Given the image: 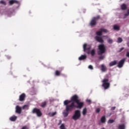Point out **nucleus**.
<instances>
[{"label":"nucleus","instance_id":"f257e3e1","mask_svg":"<svg viewBox=\"0 0 129 129\" xmlns=\"http://www.w3.org/2000/svg\"><path fill=\"white\" fill-rule=\"evenodd\" d=\"M68 101H70V106L69 107L70 110H73L74 108L81 109L84 106V102L81 101L77 95L73 96L71 98V100H68Z\"/></svg>","mask_w":129,"mask_h":129},{"label":"nucleus","instance_id":"f03ea898","mask_svg":"<svg viewBox=\"0 0 129 129\" xmlns=\"http://www.w3.org/2000/svg\"><path fill=\"white\" fill-rule=\"evenodd\" d=\"M70 102L68 101V100H66L63 102L64 105L66 106V112H63V114L64 117H67V116H68V114H69V111H72L73 110H70L69 109V106H70V105L69 104V103Z\"/></svg>","mask_w":129,"mask_h":129},{"label":"nucleus","instance_id":"7ed1b4c3","mask_svg":"<svg viewBox=\"0 0 129 129\" xmlns=\"http://www.w3.org/2000/svg\"><path fill=\"white\" fill-rule=\"evenodd\" d=\"M98 55H102V54H104L105 51H106L105 45L103 44H99L98 46Z\"/></svg>","mask_w":129,"mask_h":129},{"label":"nucleus","instance_id":"20e7f679","mask_svg":"<svg viewBox=\"0 0 129 129\" xmlns=\"http://www.w3.org/2000/svg\"><path fill=\"white\" fill-rule=\"evenodd\" d=\"M81 117V112L80 110H76L75 113L72 116L74 120H78Z\"/></svg>","mask_w":129,"mask_h":129},{"label":"nucleus","instance_id":"39448f33","mask_svg":"<svg viewBox=\"0 0 129 129\" xmlns=\"http://www.w3.org/2000/svg\"><path fill=\"white\" fill-rule=\"evenodd\" d=\"M32 112L34 114H36V115H37V116H38V117H41V116H42V115H43L42 111H41V109H40L38 108H34L32 110Z\"/></svg>","mask_w":129,"mask_h":129},{"label":"nucleus","instance_id":"423d86ee","mask_svg":"<svg viewBox=\"0 0 129 129\" xmlns=\"http://www.w3.org/2000/svg\"><path fill=\"white\" fill-rule=\"evenodd\" d=\"M102 82L103 84L102 85V86L104 88L105 90H106V89H108V88L110 87V83L108 82V79H105L103 80Z\"/></svg>","mask_w":129,"mask_h":129},{"label":"nucleus","instance_id":"0eeeda50","mask_svg":"<svg viewBox=\"0 0 129 129\" xmlns=\"http://www.w3.org/2000/svg\"><path fill=\"white\" fill-rule=\"evenodd\" d=\"M124 62H125V58L121 59L118 63L117 67L118 68H122V67H123V64H124Z\"/></svg>","mask_w":129,"mask_h":129},{"label":"nucleus","instance_id":"6e6552de","mask_svg":"<svg viewBox=\"0 0 129 129\" xmlns=\"http://www.w3.org/2000/svg\"><path fill=\"white\" fill-rule=\"evenodd\" d=\"M83 49L84 52H86V51H89L90 49H91V46L90 45H87V44L85 43L83 45Z\"/></svg>","mask_w":129,"mask_h":129},{"label":"nucleus","instance_id":"1a4fd4ad","mask_svg":"<svg viewBox=\"0 0 129 129\" xmlns=\"http://www.w3.org/2000/svg\"><path fill=\"white\" fill-rule=\"evenodd\" d=\"M95 40L97 41V42H99V43H101V44H103L104 41L102 39V38L99 37V36H96L95 37Z\"/></svg>","mask_w":129,"mask_h":129},{"label":"nucleus","instance_id":"9d476101","mask_svg":"<svg viewBox=\"0 0 129 129\" xmlns=\"http://www.w3.org/2000/svg\"><path fill=\"white\" fill-rule=\"evenodd\" d=\"M16 113H18L19 114L22 113V107H20V106L19 105L16 106Z\"/></svg>","mask_w":129,"mask_h":129},{"label":"nucleus","instance_id":"9b49d317","mask_svg":"<svg viewBox=\"0 0 129 129\" xmlns=\"http://www.w3.org/2000/svg\"><path fill=\"white\" fill-rule=\"evenodd\" d=\"M26 98V94L22 93L19 96V101H24Z\"/></svg>","mask_w":129,"mask_h":129},{"label":"nucleus","instance_id":"f8f14e48","mask_svg":"<svg viewBox=\"0 0 129 129\" xmlns=\"http://www.w3.org/2000/svg\"><path fill=\"white\" fill-rule=\"evenodd\" d=\"M9 4L10 6H13V5H14V4H19V1H18L17 0H10L9 2Z\"/></svg>","mask_w":129,"mask_h":129},{"label":"nucleus","instance_id":"ddd939ff","mask_svg":"<svg viewBox=\"0 0 129 129\" xmlns=\"http://www.w3.org/2000/svg\"><path fill=\"white\" fill-rule=\"evenodd\" d=\"M117 64V60H114L109 63L110 67H112V66H114Z\"/></svg>","mask_w":129,"mask_h":129},{"label":"nucleus","instance_id":"4468645a","mask_svg":"<svg viewBox=\"0 0 129 129\" xmlns=\"http://www.w3.org/2000/svg\"><path fill=\"white\" fill-rule=\"evenodd\" d=\"M86 58H87V56L86 55H82L80 57H79V60H80V61L85 60Z\"/></svg>","mask_w":129,"mask_h":129},{"label":"nucleus","instance_id":"2eb2a0df","mask_svg":"<svg viewBox=\"0 0 129 129\" xmlns=\"http://www.w3.org/2000/svg\"><path fill=\"white\" fill-rule=\"evenodd\" d=\"M17 118H18V117H17V116L13 115L10 117V119L11 121H16V120H17Z\"/></svg>","mask_w":129,"mask_h":129},{"label":"nucleus","instance_id":"dca6fc26","mask_svg":"<svg viewBox=\"0 0 129 129\" xmlns=\"http://www.w3.org/2000/svg\"><path fill=\"white\" fill-rule=\"evenodd\" d=\"M101 70L102 72H105L107 70V69H106V67L104 66V64H102Z\"/></svg>","mask_w":129,"mask_h":129},{"label":"nucleus","instance_id":"f3484780","mask_svg":"<svg viewBox=\"0 0 129 129\" xmlns=\"http://www.w3.org/2000/svg\"><path fill=\"white\" fill-rule=\"evenodd\" d=\"M127 8V7L126 6V5H125V4H123L121 6V10H122V11H125Z\"/></svg>","mask_w":129,"mask_h":129},{"label":"nucleus","instance_id":"a211bd4d","mask_svg":"<svg viewBox=\"0 0 129 129\" xmlns=\"http://www.w3.org/2000/svg\"><path fill=\"white\" fill-rule=\"evenodd\" d=\"M90 26H95V25H96V22L93 19V18L90 23Z\"/></svg>","mask_w":129,"mask_h":129},{"label":"nucleus","instance_id":"6ab92c4d","mask_svg":"<svg viewBox=\"0 0 129 129\" xmlns=\"http://www.w3.org/2000/svg\"><path fill=\"white\" fill-rule=\"evenodd\" d=\"M101 121L102 122V123H104L105 121H106V118H105V116H103L101 118Z\"/></svg>","mask_w":129,"mask_h":129},{"label":"nucleus","instance_id":"aec40b11","mask_svg":"<svg viewBox=\"0 0 129 129\" xmlns=\"http://www.w3.org/2000/svg\"><path fill=\"white\" fill-rule=\"evenodd\" d=\"M46 105H47V102L44 101L41 103L40 106L41 107H45Z\"/></svg>","mask_w":129,"mask_h":129},{"label":"nucleus","instance_id":"412c9836","mask_svg":"<svg viewBox=\"0 0 129 129\" xmlns=\"http://www.w3.org/2000/svg\"><path fill=\"white\" fill-rule=\"evenodd\" d=\"M119 129H125V125L124 124H120L118 126Z\"/></svg>","mask_w":129,"mask_h":129},{"label":"nucleus","instance_id":"4be33fe9","mask_svg":"<svg viewBox=\"0 0 129 129\" xmlns=\"http://www.w3.org/2000/svg\"><path fill=\"white\" fill-rule=\"evenodd\" d=\"M99 19H100V16L98 15L97 16L95 17H93V19H94L96 22V21H98V20H99Z\"/></svg>","mask_w":129,"mask_h":129},{"label":"nucleus","instance_id":"5701e85b","mask_svg":"<svg viewBox=\"0 0 129 129\" xmlns=\"http://www.w3.org/2000/svg\"><path fill=\"white\" fill-rule=\"evenodd\" d=\"M87 113V108H84L83 110V115H85Z\"/></svg>","mask_w":129,"mask_h":129},{"label":"nucleus","instance_id":"b1692460","mask_svg":"<svg viewBox=\"0 0 129 129\" xmlns=\"http://www.w3.org/2000/svg\"><path fill=\"white\" fill-rule=\"evenodd\" d=\"M96 34L97 35V36H101V35H102V31H101V30L97 31Z\"/></svg>","mask_w":129,"mask_h":129},{"label":"nucleus","instance_id":"393cba45","mask_svg":"<svg viewBox=\"0 0 129 129\" xmlns=\"http://www.w3.org/2000/svg\"><path fill=\"white\" fill-rule=\"evenodd\" d=\"M90 53H91V56H94V55H95V49H92Z\"/></svg>","mask_w":129,"mask_h":129},{"label":"nucleus","instance_id":"a878e982","mask_svg":"<svg viewBox=\"0 0 129 129\" xmlns=\"http://www.w3.org/2000/svg\"><path fill=\"white\" fill-rule=\"evenodd\" d=\"M55 74L56 76H60L61 73L59 71H56Z\"/></svg>","mask_w":129,"mask_h":129},{"label":"nucleus","instance_id":"bb28decb","mask_svg":"<svg viewBox=\"0 0 129 129\" xmlns=\"http://www.w3.org/2000/svg\"><path fill=\"white\" fill-rule=\"evenodd\" d=\"M100 31H101L103 33H107V30L106 29H103V28H101L100 29Z\"/></svg>","mask_w":129,"mask_h":129},{"label":"nucleus","instance_id":"cd10ccee","mask_svg":"<svg viewBox=\"0 0 129 129\" xmlns=\"http://www.w3.org/2000/svg\"><path fill=\"white\" fill-rule=\"evenodd\" d=\"M59 128L60 129H66V127H65V124H61Z\"/></svg>","mask_w":129,"mask_h":129},{"label":"nucleus","instance_id":"c85d7f7f","mask_svg":"<svg viewBox=\"0 0 129 129\" xmlns=\"http://www.w3.org/2000/svg\"><path fill=\"white\" fill-rule=\"evenodd\" d=\"M0 4H1V5H4V6H7V3L3 0L0 1Z\"/></svg>","mask_w":129,"mask_h":129},{"label":"nucleus","instance_id":"c756f323","mask_svg":"<svg viewBox=\"0 0 129 129\" xmlns=\"http://www.w3.org/2000/svg\"><path fill=\"white\" fill-rule=\"evenodd\" d=\"M121 42H122V38L118 37L117 39V43H121Z\"/></svg>","mask_w":129,"mask_h":129},{"label":"nucleus","instance_id":"7c9ffc66","mask_svg":"<svg viewBox=\"0 0 129 129\" xmlns=\"http://www.w3.org/2000/svg\"><path fill=\"white\" fill-rule=\"evenodd\" d=\"M113 29H114V30H117L118 31V30H119V27H118L116 25H115L113 26Z\"/></svg>","mask_w":129,"mask_h":129},{"label":"nucleus","instance_id":"2f4dec72","mask_svg":"<svg viewBox=\"0 0 129 129\" xmlns=\"http://www.w3.org/2000/svg\"><path fill=\"white\" fill-rule=\"evenodd\" d=\"M107 41L109 44H112V42H113V40H112V39L109 38L108 39Z\"/></svg>","mask_w":129,"mask_h":129},{"label":"nucleus","instance_id":"473e14b6","mask_svg":"<svg viewBox=\"0 0 129 129\" xmlns=\"http://www.w3.org/2000/svg\"><path fill=\"white\" fill-rule=\"evenodd\" d=\"M114 122V120L113 119H109L108 121V123H113Z\"/></svg>","mask_w":129,"mask_h":129},{"label":"nucleus","instance_id":"72a5a7b5","mask_svg":"<svg viewBox=\"0 0 129 129\" xmlns=\"http://www.w3.org/2000/svg\"><path fill=\"white\" fill-rule=\"evenodd\" d=\"M105 56L104 55H101L100 57H99V59L100 60H103L105 58Z\"/></svg>","mask_w":129,"mask_h":129},{"label":"nucleus","instance_id":"f704fd0d","mask_svg":"<svg viewBox=\"0 0 129 129\" xmlns=\"http://www.w3.org/2000/svg\"><path fill=\"white\" fill-rule=\"evenodd\" d=\"M96 113H99V112H100V108H97L96 109Z\"/></svg>","mask_w":129,"mask_h":129},{"label":"nucleus","instance_id":"c9c22d12","mask_svg":"<svg viewBox=\"0 0 129 129\" xmlns=\"http://www.w3.org/2000/svg\"><path fill=\"white\" fill-rule=\"evenodd\" d=\"M22 108L23 109H26V108H28V105H24L23 107Z\"/></svg>","mask_w":129,"mask_h":129},{"label":"nucleus","instance_id":"e433bc0d","mask_svg":"<svg viewBox=\"0 0 129 129\" xmlns=\"http://www.w3.org/2000/svg\"><path fill=\"white\" fill-rule=\"evenodd\" d=\"M56 113H57V112H52L51 114V116H54V115H56Z\"/></svg>","mask_w":129,"mask_h":129},{"label":"nucleus","instance_id":"4c0bfd02","mask_svg":"<svg viewBox=\"0 0 129 129\" xmlns=\"http://www.w3.org/2000/svg\"><path fill=\"white\" fill-rule=\"evenodd\" d=\"M88 68H89V69H91V70H93V67H92V66H91V65H90V66H89Z\"/></svg>","mask_w":129,"mask_h":129},{"label":"nucleus","instance_id":"58836bf2","mask_svg":"<svg viewBox=\"0 0 129 129\" xmlns=\"http://www.w3.org/2000/svg\"><path fill=\"white\" fill-rule=\"evenodd\" d=\"M86 102H88V103H91V100L88 99L86 100Z\"/></svg>","mask_w":129,"mask_h":129},{"label":"nucleus","instance_id":"ea45409f","mask_svg":"<svg viewBox=\"0 0 129 129\" xmlns=\"http://www.w3.org/2000/svg\"><path fill=\"white\" fill-rule=\"evenodd\" d=\"M21 129H29V128H28V126H24L22 127Z\"/></svg>","mask_w":129,"mask_h":129},{"label":"nucleus","instance_id":"a19ab883","mask_svg":"<svg viewBox=\"0 0 129 129\" xmlns=\"http://www.w3.org/2000/svg\"><path fill=\"white\" fill-rule=\"evenodd\" d=\"M128 16H129V13H128V11H127V13L124 14V16L125 17H127Z\"/></svg>","mask_w":129,"mask_h":129},{"label":"nucleus","instance_id":"79ce46f5","mask_svg":"<svg viewBox=\"0 0 129 129\" xmlns=\"http://www.w3.org/2000/svg\"><path fill=\"white\" fill-rule=\"evenodd\" d=\"M115 108H116V107L115 106L112 107L111 108V110H114L115 109Z\"/></svg>","mask_w":129,"mask_h":129},{"label":"nucleus","instance_id":"37998d69","mask_svg":"<svg viewBox=\"0 0 129 129\" xmlns=\"http://www.w3.org/2000/svg\"><path fill=\"white\" fill-rule=\"evenodd\" d=\"M61 123H62V120H59V123H58V125H60V124Z\"/></svg>","mask_w":129,"mask_h":129},{"label":"nucleus","instance_id":"c03bdc74","mask_svg":"<svg viewBox=\"0 0 129 129\" xmlns=\"http://www.w3.org/2000/svg\"><path fill=\"white\" fill-rule=\"evenodd\" d=\"M126 57H128L129 58V52H127L126 54Z\"/></svg>","mask_w":129,"mask_h":129},{"label":"nucleus","instance_id":"a18cd8bd","mask_svg":"<svg viewBox=\"0 0 129 129\" xmlns=\"http://www.w3.org/2000/svg\"><path fill=\"white\" fill-rule=\"evenodd\" d=\"M7 59H11V56H9V55H7Z\"/></svg>","mask_w":129,"mask_h":129},{"label":"nucleus","instance_id":"49530a36","mask_svg":"<svg viewBox=\"0 0 129 129\" xmlns=\"http://www.w3.org/2000/svg\"><path fill=\"white\" fill-rule=\"evenodd\" d=\"M122 50H123V47H122L120 49V52H121V51H122Z\"/></svg>","mask_w":129,"mask_h":129},{"label":"nucleus","instance_id":"de8ad7c7","mask_svg":"<svg viewBox=\"0 0 129 129\" xmlns=\"http://www.w3.org/2000/svg\"><path fill=\"white\" fill-rule=\"evenodd\" d=\"M87 54H90V52L89 51L87 52Z\"/></svg>","mask_w":129,"mask_h":129},{"label":"nucleus","instance_id":"09e8293b","mask_svg":"<svg viewBox=\"0 0 129 129\" xmlns=\"http://www.w3.org/2000/svg\"><path fill=\"white\" fill-rule=\"evenodd\" d=\"M127 11H128V13H129V9H128Z\"/></svg>","mask_w":129,"mask_h":129}]
</instances>
